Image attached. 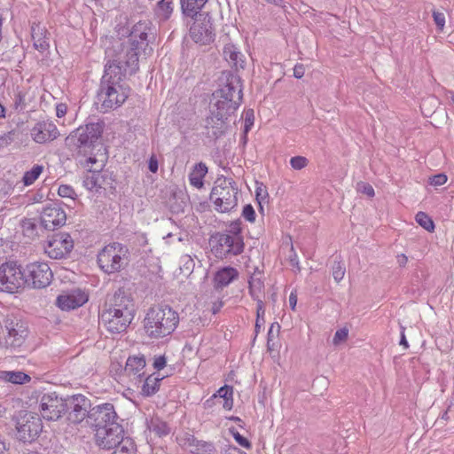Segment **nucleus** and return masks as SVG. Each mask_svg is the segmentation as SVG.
Listing matches in <instances>:
<instances>
[{"instance_id": "obj_1", "label": "nucleus", "mask_w": 454, "mask_h": 454, "mask_svg": "<svg viewBox=\"0 0 454 454\" xmlns=\"http://www.w3.org/2000/svg\"><path fill=\"white\" fill-rule=\"evenodd\" d=\"M147 24L138 22L136 24L127 43L117 42L112 48L106 51L107 62L105 65V72L112 70L113 76L125 78L127 75H132L138 70V55L141 51L146 53V50L152 51L149 48L148 35L146 32Z\"/></svg>"}, {"instance_id": "obj_2", "label": "nucleus", "mask_w": 454, "mask_h": 454, "mask_svg": "<svg viewBox=\"0 0 454 454\" xmlns=\"http://www.w3.org/2000/svg\"><path fill=\"white\" fill-rule=\"evenodd\" d=\"M221 82L220 87L212 94L213 109L231 116L242 103L241 78L235 73L224 72Z\"/></svg>"}, {"instance_id": "obj_3", "label": "nucleus", "mask_w": 454, "mask_h": 454, "mask_svg": "<svg viewBox=\"0 0 454 454\" xmlns=\"http://www.w3.org/2000/svg\"><path fill=\"white\" fill-rule=\"evenodd\" d=\"M179 315L168 305L151 307L144 319V328L148 337L160 339L170 335L177 327Z\"/></svg>"}, {"instance_id": "obj_4", "label": "nucleus", "mask_w": 454, "mask_h": 454, "mask_svg": "<svg viewBox=\"0 0 454 454\" xmlns=\"http://www.w3.org/2000/svg\"><path fill=\"white\" fill-rule=\"evenodd\" d=\"M112 72L108 69V73H104L97 95L98 104H100L98 108L104 113L121 106L129 92V88L121 83L123 78L114 77Z\"/></svg>"}, {"instance_id": "obj_5", "label": "nucleus", "mask_w": 454, "mask_h": 454, "mask_svg": "<svg viewBox=\"0 0 454 454\" xmlns=\"http://www.w3.org/2000/svg\"><path fill=\"white\" fill-rule=\"evenodd\" d=\"M129 262V247L119 242L105 246L98 254V264L106 274L120 272Z\"/></svg>"}, {"instance_id": "obj_6", "label": "nucleus", "mask_w": 454, "mask_h": 454, "mask_svg": "<svg viewBox=\"0 0 454 454\" xmlns=\"http://www.w3.org/2000/svg\"><path fill=\"white\" fill-rule=\"evenodd\" d=\"M238 192L239 188L234 180L224 176L218 177L210 193L215 209L220 213L231 211L238 204Z\"/></svg>"}, {"instance_id": "obj_7", "label": "nucleus", "mask_w": 454, "mask_h": 454, "mask_svg": "<svg viewBox=\"0 0 454 454\" xmlns=\"http://www.w3.org/2000/svg\"><path fill=\"white\" fill-rule=\"evenodd\" d=\"M209 244L212 253L220 259L239 255L243 253L245 247L244 241L231 237L223 231L213 234L210 237Z\"/></svg>"}, {"instance_id": "obj_8", "label": "nucleus", "mask_w": 454, "mask_h": 454, "mask_svg": "<svg viewBox=\"0 0 454 454\" xmlns=\"http://www.w3.org/2000/svg\"><path fill=\"white\" fill-rule=\"evenodd\" d=\"M102 133L103 124L101 122H90L72 132L66 138V143L68 146H73L75 149L89 148L94 145Z\"/></svg>"}, {"instance_id": "obj_9", "label": "nucleus", "mask_w": 454, "mask_h": 454, "mask_svg": "<svg viewBox=\"0 0 454 454\" xmlns=\"http://www.w3.org/2000/svg\"><path fill=\"white\" fill-rule=\"evenodd\" d=\"M24 270L16 262L0 265V291L14 294L24 286Z\"/></svg>"}, {"instance_id": "obj_10", "label": "nucleus", "mask_w": 454, "mask_h": 454, "mask_svg": "<svg viewBox=\"0 0 454 454\" xmlns=\"http://www.w3.org/2000/svg\"><path fill=\"white\" fill-rule=\"evenodd\" d=\"M4 329L6 332L4 336V346L6 348L17 349L20 348L28 334L27 324L12 315H8L4 320Z\"/></svg>"}, {"instance_id": "obj_11", "label": "nucleus", "mask_w": 454, "mask_h": 454, "mask_svg": "<svg viewBox=\"0 0 454 454\" xmlns=\"http://www.w3.org/2000/svg\"><path fill=\"white\" fill-rule=\"evenodd\" d=\"M52 278L53 273L46 262H35L24 269V284L31 288H45L51 284Z\"/></svg>"}, {"instance_id": "obj_12", "label": "nucleus", "mask_w": 454, "mask_h": 454, "mask_svg": "<svg viewBox=\"0 0 454 454\" xmlns=\"http://www.w3.org/2000/svg\"><path fill=\"white\" fill-rule=\"evenodd\" d=\"M91 408L90 400L82 394L65 398V411L67 414V420L71 424H80L85 419L88 421Z\"/></svg>"}, {"instance_id": "obj_13", "label": "nucleus", "mask_w": 454, "mask_h": 454, "mask_svg": "<svg viewBox=\"0 0 454 454\" xmlns=\"http://www.w3.org/2000/svg\"><path fill=\"white\" fill-rule=\"evenodd\" d=\"M17 438L23 442H33L42 432L43 424L38 414L25 412L16 422Z\"/></svg>"}, {"instance_id": "obj_14", "label": "nucleus", "mask_w": 454, "mask_h": 454, "mask_svg": "<svg viewBox=\"0 0 454 454\" xmlns=\"http://www.w3.org/2000/svg\"><path fill=\"white\" fill-rule=\"evenodd\" d=\"M107 427L94 429L96 444L104 450H111L122 445L125 441L124 430L120 423H110Z\"/></svg>"}, {"instance_id": "obj_15", "label": "nucleus", "mask_w": 454, "mask_h": 454, "mask_svg": "<svg viewBox=\"0 0 454 454\" xmlns=\"http://www.w3.org/2000/svg\"><path fill=\"white\" fill-rule=\"evenodd\" d=\"M74 248V240L69 233L59 232L52 235L44 246V251L51 259L66 258Z\"/></svg>"}, {"instance_id": "obj_16", "label": "nucleus", "mask_w": 454, "mask_h": 454, "mask_svg": "<svg viewBox=\"0 0 454 454\" xmlns=\"http://www.w3.org/2000/svg\"><path fill=\"white\" fill-rule=\"evenodd\" d=\"M211 20L208 13L196 17L190 28V36L196 43L207 45L214 41L215 34Z\"/></svg>"}, {"instance_id": "obj_17", "label": "nucleus", "mask_w": 454, "mask_h": 454, "mask_svg": "<svg viewBox=\"0 0 454 454\" xmlns=\"http://www.w3.org/2000/svg\"><path fill=\"white\" fill-rule=\"evenodd\" d=\"M88 423L94 429L107 427L110 423H120L114 404L104 403L90 409Z\"/></svg>"}, {"instance_id": "obj_18", "label": "nucleus", "mask_w": 454, "mask_h": 454, "mask_svg": "<svg viewBox=\"0 0 454 454\" xmlns=\"http://www.w3.org/2000/svg\"><path fill=\"white\" fill-rule=\"evenodd\" d=\"M39 411L46 420H57L65 411V399L59 397L56 393L43 394L39 402Z\"/></svg>"}, {"instance_id": "obj_19", "label": "nucleus", "mask_w": 454, "mask_h": 454, "mask_svg": "<svg viewBox=\"0 0 454 454\" xmlns=\"http://www.w3.org/2000/svg\"><path fill=\"white\" fill-rule=\"evenodd\" d=\"M113 310L104 309L99 316V322L111 333H121L129 327L133 316L125 313H113Z\"/></svg>"}, {"instance_id": "obj_20", "label": "nucleus", "mask_w": 454, "mask_h": 454, "mask_svg": "<svg viewBox=\"0 0 454 454\" xmlns=\"http://www.w3.org/2000/svg\"><path fill=\"white\" fill-rule=\"evenodd\" d=\"M109 307L106 310H113L116 313H125L135 317V304L129 294L123 289H118L109 301Z\"/></svg>"}, {"instance_id": "obj_21", "label": "nucleus", "mask_w": 454, "mask_h": 454, "mask_svg": "<svg viewBox=\"0 0 454 454\" xmlns=\"http://www.w3.org/2000/svg\"><path fill=\"white\" fill-rule=\"evenodd\" d=\"M41 224L45 230H54L66 223V212L55 205H49L43 208L41 212Z\"/></svg>"}, {"instance_id": "obj_22", "label": "nucleus", "mask_w": 454, "mask_h": 454, "mask_svg": "<svg viewBox=\"0 0 454 454\" xmlns=\"http://www.w3.org/2000/svg\"><path fill=\"white\" fill-rule=\"evenodd\" d=\"M59 135L57 126L51 120L38 121L31 129V137L38 144L55 140Z\"/></svg>"}, {"instance_id": "obj_23", "label": "nucleus", "mask_w": 454, "mask_h": 454, "mask_svg": "<svg viewBox=\"0 0 454 454\" xmlns=\"http://www.w3.org/2000/svg\"><path fill=\"white\" fill-rule=\"evenodd\" d=\"M146 361L144 355L129 356L124 367V375L132 384L141 382L140 378L145 376Z\"/></svg>"}, {"instance_id": "obj_24", "label": "nucleus", "mask_w": 454, "mask_h": 454, "mask_svg": "<svg viewBox=\"0 0 454 454\" xmlns=\"http://www.w3.org/2000/svg\"><path fill=\"white\" fill-rule=\"evenodd\" d=\"M211 114L207 117L205 128L207 130V135L210 138L217 139L225 132V122L229 115L215 109H211Z\"/></svg>"}, {"instance_id": "obj_25", "label": "nucleus", "mask_w": 454, "mask_h": 454, "mask_svg": "<svg viewBox=\"0 0 454 454\" xmlns=\"http://www.w3.org/2000/svg\"><path fill=\"white\" fill-rule=\"evenodd\" d=\"M88 301V295L81 289L64 293L57 297L56 304L62 310L74 309L82 306Z\"/></svg>"}, {"instance_id": "obj_26", "label": "nucleus", "mask_w": 454, "mask_h": 454, "mask_svg": "<svg viewBox=\"0 0 454 454\" xmlns=\"http://www.w3.org/2000/svg\"><path fill=\"white\" fill-rule=\"evenodd\" d=\"M184 445L192 454H218L213 442L199 440L192 434L184 438Z\"/></svg>"}, {"instance_id": "obj_27", "label": "nucleus", "mask_w": 454, "mask_h": 454, "mask_svg": "<svg viewBox=\"0 0 454 454\" xmlns=\"http://www.w3.org/2000/svg\"><path fill=\"white\" fill-rule=\"evenodd\" d=\"M31 36L35 50L44 53L50 48V33L40 23H33L31 26Z\"/></svg>"}, {"instance_id": "obj_28", "label": "nucleus", "mask_w": 454, "mask_h": 454, "mask_svg": "<svg viewBox=\"0 0 454 454\" xmlns=\"http://www.w3.org/2000/svg\"><path fill=\"white\" fill-rule=\"evenodd\" d=\"M162 379L163 377L160 378L156 373L145 374L144 378H140L141 382L135 383L133 386L139 389L143 396H152L159 390Z\"/></svg>"}, {"instance_id": "obj_29", "label": "nucleus", "mask_w": 454, "mask_h": 454, "mask_svg": "<svg viewBox=\"0 0 454 454\" xmlns=\"http://www.w3.org/2000/svg\"><path fill=\"white\" fill-rule=\"evenodd\" d=\"M239 277V271L231 266L218 270L214 277V286L216 289H223L228 286Z\"/></svg>"}, {"instance_id": "obj_30", "label": "nucleus", "mask_w": 454, "mask_h": 454, "mask_svg": "<svg viewBox=\"0 0 454 454\" xmlns=\"http://www.w3.org/2000/svg\"><path fill=\"white\" fill-rule=\"evenodd\" d=\"M223 53L224 59L231 67H235L236 69L244 68V55L240 52L236 45L232 43L225 44Z\"/></svg>"}, {"instance_id": "obj_31", "label": "nucleus", "mask_w": 454, "mask_h": 454, "mask_svg": "<svg viewBox=\"0 0 454 454\" xmlns=\"http://www.w3.org/2000/svg\"><path fill=\"white\" fill-rule=\"evenodd\" d=\"M146 425L150 433L160 438L168 435L172 431L168 423L159 416H153L150 419H147Z\"/></svg>"}, {"instance_id": "obj_32", "label": "nucleus", "mask_w": 454, "mask_h": 454, "mask_svg": "<svg viewBox=\"0 0 454 454\" xmlns=\"http://www.w3.org/2000/svg\"><path fill=\"white\" fill-rule=\"evenodd\" d=\"M207 2V0H180L182 13L192 19L199 17Z\"/></svg>"}, {"instance_id": "obj_33", "label": "nucleus", "mask_w": 454, "mask_h": 454, "mask_svg": "<svg viewBox=\"0 0 454 454\" xmlns=\"http://www.w3.org/2000/svg\"><path fill=\"white\" fill-rule=\"evenodd\" d=\"M207 173V167L205 163H196L188 176L190 184L197 189H201L204 186V177Z\"/></svg>"}, {"instance_id": "obj_34", "label": "nucleus", "mask_w": 454, "mask_h": 454, "mask_svg": "<svg viewBox=\"0 0 454 454\" xmlns=\"http://www.w3.org/2000/svg\"><path fill=\"white\" fill-rule=\"evenodd\" d=\"M155 16L160 20H168L174 11V2L173 0H160L154 9Z\"/></svg>"}, {"instance_id": "obj_35", "label": "nucleus", "mask_w": 454, "mask_h": 454, "mask_svg": "<svg viewBox=\"0 0 454 454\" xmlns=\"http://www.w3.org/2000/svg\"><path fill=\"white\" fill-rule=\"evenodd\" d=\"M212 399H223V407L230 411L233 406V387L228 385L221 387L215 394L211 397Z\"/></svg>"}, {"instance_id": "obj_36", "label": "nucleus", "mask_w": 454, "mask_h": 454, "mask_svg": "<svg viewBox=\"0 0 454 454\" xmlns=\"http://www.w3.org/2000/svg\"><path fill=\"white\" fill-rule=\"evenodd\" d=\"M100 179L101 175L98 171H91L83 177V186L90 191L97 190L102 185Z\"/></svg>"}, {"instance_id": "obj_37", "label": "nucleus", "mask_w": 454, "mask_h": 454, "mask_svg": "<svg viewBox=\"0 0 454 454\" xmlns=\"http://www.w3.org/2000/svg\"><path fill=\"white\" fill-rule=\"evenodd\" d=\"M43 170V167L41 165H34L32 168L26 171L22 181L26 186L31 185L40 176Z\"/></svg>"}, {"instance_id": "obj_38", "label": "nucleus", "mask_w": 454, "mask_h": 454, "mask_svg": "<svg viewBox=\"0 0 454 454\" xmlns=\"http://www.w3.org/2000/svg\"><path fill=\"white\" fill-rule=\"evenodd\" d=\"M20 132L18 129H12L8 132L0 135V150L7 147L19 138Z\"/></svg>"}, {"instance_id": "obj_39", "label": "nucleus", "mask_w": 454, "mask_h": 454, "mask_svg": "<svg viewBox=\"0 0 454 454\" xmlns=\"http://www.w3.org/2000/svg\"><path fill=\"white\" fill-rule=\"evenodd\" d=\"M241 224H242V223L239 219L232 221L229 223L227 229L225 231H223V232L229 234L231 237L238 239L239 240L244 241L243 236H242Z\"/></svg>"}, {"instance_id": "obj_40", "label": "nucleus", "mask_w": 454, "mask_h": 454, "mask_svg": "<svg viewBox=\"0 0 454 454\" xmlns=\"http://www.w3.org/2000/svg\"><path fill=\"white\" fill-rule=\"evenodd\" d=\"M112 454H136L135 442L129 437H126L122 445L115 448Z\"/></svg>"}, {"instance_id": "obj_41", "label": "nucleus", "mask_w": 454, "mask_h": 454, "mask_svg": "<svg viewBox=\"0 0 454 454\" xmlns=\"http://www.w3.org/2000/svg\"><path fill=\"white\" fill-rule=\"evenodd\" d=\"M415 219L416 222L425 230L428 231H433L434 230V223L427 214L424 212H418L415 216Z\"/></svg>"}, {"instance_id": "obj_42", "label": "nucleus", "mask_w": 454, "mask_h": 454, "mask_svg": "<svg viewBox=\"0 0 454 454\" xmlns=\"http://www.w3.org/2000/svg\"><path fill=\"white\" fill-rule=\"evenodd\" d=\"M8 380L14 384H23L30 380V377L21 372H12L8 374Z\"/></svg>"}, {"instance_id": "obj_43", "label": "nucleus", "mask_w": 454, "mask_h": 454, "mask_svg": "<svg viewBox=\"0 0 454 454\" xmlns=\"http://www.w3.org/2000/svg\"><path fill=\"white\" fill-rule=\"evenodd\" d=\"M332 270L333 277L337 283L343 279L346 270L341 262L334 261Z\"/></svg>"}, {"instance_id": "obj_44", "label": "nucleus", "mask_w": 454, "mask_h": 454, "mask_svg": "<svg viewBox=\"0 0 454 454\" xmlns=\"http://www.w3.org/2000/svg\"><path fill=\"white\" fill-rule=\"evenodd\" d=\"M254 121V114L253 109H248L245 113V125H244V140L247 139V135L252 129Z\"/></svg>"}, {"instance_id": "obj_45", "label": "nucleus", "mask_w": 454, "mask_h": 454, "mask_svg": "<svg viewBox=\"0 0 454 454\" xmlns=\"http://www.w3.org/2000/svg\"><path fill=\"white\" fill-rule=\"evenodd\" d=\"M58 194L62 198H67V199H71V200H74L75 197L77 196L74 188L68 184L59 185V187L58 189Z\"/></svg>"}, {"instance_id": "obj_46", "label": "nucleus", "mask_w": 454, "mask_h": 454, "mask_svg": "<svg viewBox=\"0 0 454 454\" xmlns=\"http://www.w3.org/2000/svg\"><path fill=\"white\" fill-rule=\"evenodd\" d=\"M308 163V159L303 156H294L290 159V165L295 170H301L304 168Z\"/></svg>"}, {"instance_id": "obj_47", "label": "nucleus", "mask_w": 454, "mask_h": 454, "mask_svg": "<svg viewBox=\"0 0 454 454\" xmlns=\"http://www.w3.org/2000/svg\"><path fill=\"white\" fill-rule=\"evenodd\" d=\"M12 99L15 110L21 111L26 107L25 94L22 91L15 92Z\"/></svg>"}, {"instance_id": "obj_48", "label": "nucleus", "mask_w": 454, "mask_h": 454, "mask_svg": "<svg viewBox=\"0 0 454 454\" xmlns=\"http://www.w3.org/2000/svg\"><path fill=\"white\" fill-rule=\"evenodd\" d=\"M230 432L232 434V436L235 439V441L240 446H242L243 448H246V449H250L252 447L251 442L248 441V439H247L246 437L241 435L238 431H236L235 429L231 428V429H230Z\"/></svg>"}, {"instance_id": "obj_49", "label": "nucleus", "mask_w": 454, "mask_h": 454, "mask_svg": "<svg viewBox=\"0 0 454 454\" xmlns=\"http://www.w3.org/2000/svg\"><path fill=\"white\" fill-rule=\"evenodd\" d=\"M255 211L251 204L244 206L242 210V216L248 222L254 223L255 221Z\"/></svg>"}, {"instance_id": "obj_50", "label": "nucleus", "mask_w": 454, "mask_h": 454, "mask_svg": "<svg viewBox=\"0 0 454 454\" xmlns=\"http://www.w3.org/2000/svg\"><path fill=\"white\" fill-rule=\"evenodd\" d=\"M433 19L439 31H442L445 26V15L443 12L433 11Z\"/></svg>"}, {"instance_id": "obj_51", "label": "nucleus", "mask_w": 454, "mask_h": 454, "mask_svg": "<svg viewBox=\"0 0 454 454\" xmlns=\"http://www.w3.org/2000/svg\"><path fill=\"white\" fill-rule=\"evenodd\" d=\"M261 287L262 282L260 280L252 279L249 281V294L256 301L257 299H260L257 295V291L259 292Z\"/></svg>"}, {"instance_id": "obj_52", "label": "nucleus", "mask_w": 454, "mask_h": 454, "mask_svg": "<svg viewBox=\"0 0 454 454\" xmlns=\"http://www.w3.org/2000/svg\"><path fill=\"white\" fill-rule=\"evenodd\" d=\"M448 177L443 173L436 174L429 178V184L433 186H441L446 184Z\"/></svg>"}, {"instance_id": "obj_53", "label": "nucleus", "mask_w": 454, "mask_h": 454, "mask_svg": "<svg viewBox=\"0 0 454 454\" xmlns=\"http://www.w3.org/2000/svg\"><path fill=\"white\" fill-rule=\"evenodd\" d=\"M348 329L340 328V329L337 330L333 336V344L338 345L341 341H344L348 338Z\"/></svg>"}, {"instance_id": "obj_54", "label": "nucleus", "mask_w": 454, "mask_h": 454, "mask_svg": "<svg viewBox=\"0 0 454 454\" xmlns=\"http://www.w3.org/2000/svg\"><path fill=\"white\" fill-rule=\"evenodd\" d=\"M288 260H289L290 265L293 266L294 268H295L296 271L301 270L299 258H298V255H297L293 246L291 247V249H290V254H289Z\"/></svg>"}, {"instance_id": "obj_55", "label": "nucleus", "mask_w": 454, "mask_h": 454, "mask_svg": "<svg viewBox=\"0 0 454 454\" xmlns=\"http://www.w3.org/2000/svg\"><path fill=\"white\" fill-rule=\"evenodd\" d=\"M167 364V358L164 355L155 356L153 366L156 371L162 370Z\"/></svg>"}, {"instance_id": "obj_56", "label": "nucleus", "mask_w": 454, "mask_h": 454, "mask_svg": "<svg viewBox=\"0 0 454 454\" xmlns=\"http://www.w3.org/2000/svg\"><path fill=\"white\" fill-rule=\"evenodd\" d=\"M264 313H265V309H264L263 301L261 299H257L256 315H257V318L260 319L262 317V323L264 322V320H263Z\"/></svg>"}, {"instance_id": "obj_57", "label": "nucleus", "mask_w": 454, "mask_h": 454, "mask_svg": "<svg viewBox=\"0 0 454 454\" xmlns=\"http://www.w3.org/2000/svg\"><path fill=\"white\" fill-rule=\"evenodd\" d=\"M305 73V68L302 64H296L294 67V76L297 79H301L303 77Z\"/></svg>"}, {"instance_id": "obj_58", "label": "nucleus", "mask_w": 454, "mask_h": 454, "mask_svg": "<svg viewBox=\"0 0 454 454\" xmlns=\"http://www.w3.org/2000/svg\"><path fill=\"white\" fill-rule=\"evenodd\" d=\"M158 160L153 155L148 160V168L152 173H156L158 171Z\"/></svg>"}, {"instance_id": "obj_59", "label": "nucleus", "mask_w": 454, "mask_h": 454, "mask_svg": "<svg viewBox=\"0 0 454 454\" xmlns=\"http://www.w3.org/2000/svg\"><path fill=\"white\" fill-rule=\"evenodd\" d=\"M405 328L403 326H401V333H400V341L399 344L403 347L404 349H407L409 348V343L407 341L405 333H404Z\"/></svg>"}, {"instance_id": "obj_60", "label": "nucleus", "mask_w": 454, "mask_h": 454, "mask_svg": "<svg viewBox=\"0 0 454 454\" xmlns=\"http://www.w3.org/2000/svg\"><path fill=\"white\" fill-rule=\"evenodd\" d=\"M67 106L65 104H59L56 106V115L59 118L65 116L67 114Z\"/></svg>"}, {"instance_id": "obj_61", "label": "nucleus", "mask_w": 454, "mask_h": 454, "mask_svg": "<svg viewBox=\"0 0 454 454\" xmlns=\"http://www.w3.org/2000/svg\"><path fill=\"white\" fill-rule=\"evenodd\" d=\"M268 195V192L266 190H263L262 187L256 188V199L258 200H263L264 197ZM259 204H261V201H259ZM261 209L262 210V205H260Z\"/></svg>"}, {"instance_id": "obj_62", "label": "nucleus", "mask_w": 454, "mask_h": 454, "mask_svg": "<svg viewBox=\"0 0 454 454\" xmlns=\"http://www.w3.org/2000/svg\"><path fill=\"white\" fill-rule=\"evenodd\" d=\"M297 304V295L295 293L292 292L289 295V305L292 310H295Z\"/></svg>"}, {"instance_id": "obj_63", "label": "nucleus", "mask_w": 454, "mask_h": 454, "mask_svg": "<svg viewBox=\"0 0 454 454\" xmlns=\"http://www.w3.org/2000/svg\"><path fill=\"white\" fill-rule=\"evenodd\" d=\"M396 260H397L398 265L401 267H404L408 262L407 256L403 254H398L396 257Z\"/></svg>"}, {"instance_id": "obj_64", "label": "nucleus", "mask_w": 454, "mask_h": 454, "mask_svg": "<svg viewBox=\"0 0 454 454\" xmlns=\"http://www.w3.org/2000/svg\"><path fill=\"white\" fill-rule=\"evenodd\" d=\"M363 192L368 195L369 197L374 196V189L370 184L364 185Z\"/></svg>"}]
</instances>
